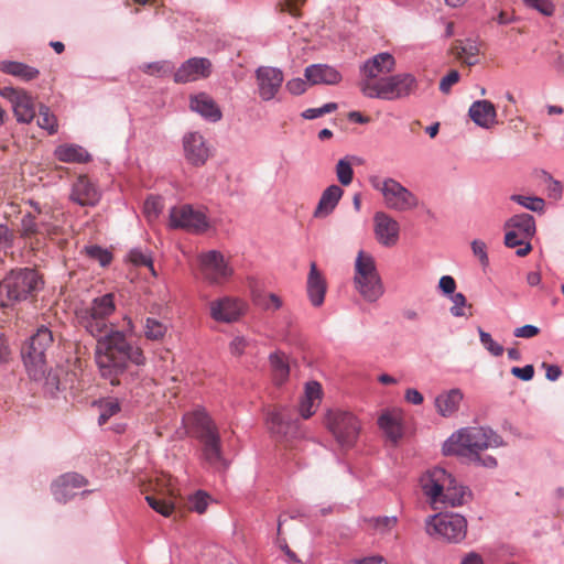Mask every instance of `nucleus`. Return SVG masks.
<instances>
[{
    "label": "nucleus",
    "mask_w": 564,
    "mask_h": 564,
    "mask_svg": "<svg viewBox=\"0 0 564 564\" xmlns=\"http://www.w3.org/2000/svg\"><path fill=\"white\" fill-rule=\"evenodd\" d=\"M0 95L12 104L13 112L19 122L30 123L35 117V104L30 94L23 89L3 87Z\"/></svg>",
    "instance_id": "17"
},
{
    "label": "nucleus",
    "mask_w": 564,
    "mask_h": 564,
    "mask_svg": "<svg viewBox=\"0 0 564 564\" xmlns=\"http://www.w3.org/2000/svg\"><path fill=\"white\" fill-rule=\"evenodd\" d=\"M162 208L163 204L161 198L156 196H150L144 202L143 212L147 218L151 221L158 218Z\"/></svg>",
    "instance_id": "49"
},
{
    "label": "nucleus",
    "mask_w": 564,
    "mask_h": 564,
    "mask_svg": "<svg viewBox=\"0 0 564 564\" xmlns=\"http://www.w3.org/2000/svg\"><path fill=\"white\" fill-rule=\"evenodd\" d=\"M307 83L302 78H293L286 83V89L290 94L299 96L306 91Z\"/></svg>",
    "instance_id": "57"
},
{
    "label": "nucleus",
    "mask_w": 564,
    "mask_h": 564,
    "mask_svg": "<svg viewBox=\"0 0 564 564\" xmlns=\"http://www.w3.org/2000/svg\"><path fill=\"white\" fill-rule=\"evenodd\" d=\"M438 286L443 291L444 294H447L451 296L453 294H455L456 282H455L454 278L451 275H443L440 279Z\"/></svg>",
    "instance_id": "62"
},
{
    "label": "nucleus",
    "mask_w": 564,
    "mask_h": 564,
    "mask_svg": "<svg viewBox=\"0 0 564 564\" xmlns=\"http://www.w3.org/2000/svg\"><path fill=\"white\" fill-rule=\"evenodd\" d=\"M478 333L481 345L485 347V349L488 350L489 354L495 357H499L503 354V347L497 343L489 333L482 330L481 328L478 329Z\"/></svg>",
    "instance_id": "46"
},
{
    "label": "nucleus",
    "mask_w": 564,
    "mask_h": 564,
    "mask_svg": "<svg viewBox=\"0 0 564 564\" xmlns=\"http://www.w3.org/2000/svg\"><path fill=\"white\" fill-rule=\"evenodd\" d=\"M248 346L249 343L243 336H236L229 344V350L234 356H241Z\"/></svg>",
    "instance_id": "59"
},
{
    "label": "nucleus",
    "mask_w": 564,
    "mask_h": 564,
    "mask_svg": "<svg viewBox=\"0 0 564 564\" xmlns=\"http://www.w3.org/2000/svg\"><path fill=\"white\" fill-rule=\"evenodd\" d=\"M528 7H531L544 15H552L554 12V4L552 0H524Z\"/></svg>",
    "instance_id": "53"
},
{
    "label": "nucleus",
    "mask_w": 564,
    "mask_h": 564,
    "mask_svg": "<svg viewBox=\"0 0 564 564\" xmlns=\"http://www.w3.org/2000/svg\"><path fill=\"white\" fill-rule=\"evenodd\" d=\"M384 557L382 555H371L362 558H354L348 561L346 564H382Z\"/></svg>",
    "instance_id": "64"
},
{
    "label": "nucleus",
    "mask_w": 564,
    "mask_h": 564,
    "mask_svg": "<svg viewBox=\"0 0 564 564\" xmlns=\"http://www.w3.org/2000/svg\"><path fill=\"white\" fill-rule=\"evenodd\" d=\"M506 230H507V232L505 236V245L508 248H516L518 246H522L523 243H525L527 241L530 240V238H528V237L519 236V234H517V230H514V229H512V230L506 229Z\"/></svg>",
    "instance_id": "56"
},
{
    "label": "nucleus",
    "mask_w": 564,
    "mask_h": 564,
    "mask_svg": "<svg viewBox=\"0 0 564 564\" xmlns=\"http://www.w3.org/2000/svg\"><path fill=\"white\" fill-rule=\"evenodd\" d=\"M513 334L520 338H532L540 334V329L534 325H524L516 328Z\"/></svg>",
    "instance_id": "63"
},
{
    "label": "nucleus",
    "mask_w": 564,
    "mask_h": 564,
    "mask_svg": "<svg viewBox=\"0 0 564 564\" xmlns=\"http://www.w3.org/2000/svg\"><path fill=\"white\" fill-rule=\"evenodd\" d=\"M213 64L205 57H192L174 70V82L185 84L209 77Z\"/></svg>",
    "instance_id": "20"
},
{
    "label": "nucleus",
    "mask_w": 564,
    "mask_h": 564,
    "mask_svg": "<svg viewBox=\"0 0 564 564\" xmlns=\"http://www.w3.org/2000/svg\"><path fill=\"white\" fill-rule=\"evenodd\" d=\"M511 373L518 378V379H521L523 381H529L533 378L534 376V368L532 365H527L522 368L520 367H513L511 368Z\"/></svg>",
    "instance_id": "61"
},
{
    "label": "nucleus",
    "mask_w": 564,
    "mask_h": 564,
    "mask_svg": "<svg viewBox=\"0 0 564 564\" xmlns=\"http://www.w3.org/2000/svg\"><path fill=\"white\" fill-rule=\"evenodd\" d=\"M42 285V278L36 270L30 268L11 270L0 282V305L9 306L34 296Z\"/></svg>",
    "instance_id": "6"
},
{
    "label": "nucleus",
    "mask_w": 564,
    "mask_h": 564,
    "mask_svg": "<svg viewBox=\"0 0 564 564\" xmlns=\"http://www.w3.org/2000/svg\"><path fill=\"white\" fill-rule=\"evenodd\" d=\"M304 3V0H281L279 2V8L281 12H288L293 17H301V6Z\"/></svg>",
    "instance_id": "54"
},
{
    "label": "nucleus",
    "mask_w": 564,
    "mask_h": 564,
    "mask_svg": "<svg viewBox=\"0 0 564 564\" xmlns=\"http://www.w3.org/2000/svg\"><path fill=\"white\" fill-rule=\"evenodd\" d=\"M378 424L392 442H398L402 437V426L398 413L383 412L378 420Z\"/></svg>",
    "instance_id": "36"
},
{
    "label": "nucleus",
    "mask_w": 564,
    "mask_h": 564,
    "mask_svg": "<svg viewBox=\"0 0 564 564\" xmlns=\"http://www.w3.org/2000/svg\"><path fill=\"white\" fill-rule=\"evenodd\" d=\"M337 109V104L336 102H328V104H325L323 107H319V108H308L306 109L305 111L302 112V117L304 119H308V120H312V119H316V118H319L326 113H330L333 111H335Z\"/></svg>",
    "instance_id": "52"
},
{
    "label": "nucleus",
    "mask_w": 564,
    "mask_h": 564,
    "mask_svg": "<svg viewBox=\"0 0 564 564\" xmlns=\"http://www.w3.org/2000/svg\"><path fill=\"white\" fill-rule=\"evenodd\" d=\"M451 484L452 475L440 467L426 470L420 478L421 489L434 509L438 508L444 488Z\"/></svg>",
    "instance_id": "14"
},
{
    "label": "nucleus",
    "mask_w": 564,
    "mask_h": 564,
    "mask_svg": "<svg viewBox=\"0 0 564 564\" xmlns=\"http://www.w3.org/2000/svg\"><path fill=\"white\" fill-rule=\"evenodd\" d=\"M158 486L161 487L160 492L148 495L145 500L158 513L170 517L175 509V499L177 497L172 478L170 476H162L158 479Z\"/></svg>",
    "instance_id": "18"
},
{
    "label": "nucleus",
    "mask_w": 564,
    "mask_h": 564,
    "mask_svg": "<svg viewBox=\"0 0 564 564\" xmlns=\"http://www.w3.org/2000/svg\"><path fill=\"white\" fill-rule=\"evenodd\" d=\"M425 531L430 536L458 543L466 538L467 521L460 514H435L426 519Z\"/></svg>",
    "instance_id": "10"
},
{
    "label": "nucleus",
    "mask_w": 564,
    "mask_h": 564,
    "mask_svg": "<svg viewBox=\"0 0 564 564\" xmlns=\"http://www.w3.org/2000/svg\"><path fill=\"white\" fill-rule=\"evenodd\" d=\"M459 73L455 69H452L445 77L442 78L440 83V90L444 94H448L452 86L458 83Z\"/></svg>",
    "instance_id": "58"
},
{
    "label": "nucleus",
    "mask_w": 564,
    "mask_h": 564,
    "mask_svg": "<svg viewBox=\"0 0 564 564\" xmlns=\"http://www.w3.org/2000/svg\"><path fill=\"white\" fill-rule=\"evenodd\" d=\"M99 417L98 424L104 425L110 417L118 414L121 411V402L116 398H106L99 401Z\"/></svg>",
    "instance_id": "41"
},
{
    "label": "nucleus",
    "mask_w": 564,
    "mask_h": 564,
    "mask_svg": "<svg viewBox=\"0 0 564 564\" xmlns=\"http://www.w3.org/2000/svg\"><path fill=\"white\" fill-rule=\"evenodd\" d=\"M336 176L343 186H348L354 180L351 161L348 158L340 159L336 164Z\"/></svg>",
    "instance_id": "44"
},
{
    "label": "nucleus",
    "mask_w": 564,
    "mask_h": 564,
    "mask_svg": "<svg viewBox=\"0 0 564 564\" xmlns=\"http://www.w3.org/2000/svg\"><path fill=\"white\" fill-rule=\"evenodd\" d=\"M469 118L479 127L490 129L497 123V111L489 100H477L468 110Z\"/></svg>",
    "instance_id": "26"
},
{
    "label": "nucleus",
    "mask_w": 564,
    "mask_h": 564,
    "mask_svg": "<svg viewBox=\"0 0 564 564\" xmlns=\"http://www.w3.org/2000/svg\"><path fill=\"white\" fill-rule=\"evenodd\" d=\"M453 305L449 308L454 317L468 318L473 316V305L467 303V299L463 293H455L451 296Z\"/></svg>",
    "instance_id": "43"
},
{
    "label": "nucleus",
    "mask_w": 564,
    "mask_h": 564,
    "mask_svg": "<svg viewBox=\"0 0 564 564\" xmlns=\"http://www.w3.org/2000/svg\"><path fill=\"white\" fill-rule=\"evenodd\" d=\"M354 285L362 299L370 303L378 301L384 293L375 258L362 250L355 261Z\"/></svg>",
    "instance_id": "7"
},
{
    "label": "nucleus",
    "mask_w": 564,
    "mask_h": 564,
    "mask_svg": "<svg viewBox=\"0 0 564 564\" xmlns=\"http://www.w3.org/2000/svg\"><path fill=\"white\" fill-rule=\"evenodd\" d=\"M54 343L53 333L42 325L22 348V358L30 377L39 379L46 369V354Z\"/></svg>",
    "instance_id": "8"
},
{
    "label": "nucleus",
    "mask_w": 564,
    "mask_h": 564,
    "mask_svg": "<svg viewBox=\"0 0 564 564\" xmlns=\"http://www.w3.org/2000/svg\"><path fill=\"white\" fill-rule=\"evenodd\" d=\"M267 425L272 436L279 443L286 444L299 435L297 421L293 420L284 409L275 408L269 411Z\"/></svg>",
    "instance_id": "13"
},
{
    "label": "nucleus",
    "mask_w": 564,
    "mask_h": 564,
    "mask_svg": "<svg viewBox=\"0 0 564 564\" xmlns=\"http://www.w3.org/2000/svg\"><path fill=\"white\" fill-rule=\"evenodd\" d=\"M209 496L202 490H198L188 499V508L197 513H204L208 506Z\"/></svg>",
    "instance_id": "50"
},
{
    "label": "nucleus",
    "mask_w": 564,
    "mask_h": 564,
    "mask_svg": "<svg viewBox=\"0 0 564 564\" xmlns=\"http://www.w3.org/2000/svg\"><path fill=\"white\" fill-rule=\"evenodd\" d=\"M116 311L115 295L106 293L76 308L77 324L97 339L96 362L104 378L111 386L120 384L119 376L128 362L143 365L145 357L141 348L129 344L124 335L110 328L109 317Z\"/></svg>",
    "instance_id": "1"
},
{
    "label": "nucleus",
    "mask_w": 564,
    "mask_h": 564,
    "mask_svg": "<svg viewBox=\"0 0 564 564\" xmlns=\"http://www.w3.org/2000/svg\"><path fill=\"white\" fill-rule=\"evenodd\" d=\"M0 69L26 82L36 78L40 74L39 69L20 62H2Z\"/></svg>",
    "instance_id": "38"
},
{
    "label": "nucleus",
    "mask_w": 564,
    "mask_h": 564,
    "mask_svg": "<svg viewBox=\"0 0 564 564\" xmlns=\"http://www.w3.org/2000/svg\"><path fill=\"white\" fill-rule=\"evenodd\" d=\"M275 384L284 383L290 375L288 357L283 352H273L269 357Z\"/></svg>",
    "instance_id": "37"
},
{
    "label": "nucleus",
    "mask_w": 564,
    "mask_h": 564,
    "mask_svg": "<svg viewBox=\"0 0 564 564\" xmlns=\"http://www.w3.org/2000/svg\"><path fill=\"white\" fill-rule=\"evenodd\" d=\"M167 332V325L154 317H147L143 333L149 340H162Z\"/></svg>",
    "instance_id": "42"
},
{
    "label": "nucleus",
    "mask_w": 564,
    "mask_h": 564,
    "mask_svg": "<svg viewBox=\"0 0 564 564\" xmlns=\"http://www.w3.org/2000/svg\"><path fill=\"white\" fill-rule=\"evenodd\" d=\"M189 108L199 113L206 120L217 122L223 113L216 101L206 93H199L191 96Z\"/></svg>",
    "instance_id": "25"
},
{
    "label": "nucleus",
    "mask_w": 564,
    "mask_h": 564,
    "mask_svg": "<svg viewBox=\"0 0 564 564\" xmlns=\"http://www.w3.org/2000/svg\"><path fill=\"white\" fill-rule=\"evenodd\" d=\"M64 213L36 208V214L28 213L21 219L20 235L31 242L55 239L64 235Z\"/></svg>",
    "instance_id": "5"
},
{
    "label": "nucleus",
    "mask_w": 564,
    "mask_h": 564,
    "mask_svg": "<svg viewBox=\"0 0 564 564\" xmlns=\"http://www.w3.org/2000/svg\"><path fill=\"white\" fill-rule=\"evenodd\" d=\"M326 290V280L318 271L316 263L312 262L307 276L306 291L313 306L318 307L324 303Z\"/></svg>",
    "instance_id": "28"
},
{
    "label": "nucleus",
    "mask_w": 564,
    "mask_h": 564,
    "mask_svg": "<svg viewBox=\"0 0 564 564\" xmlns=\"http://www.w3.org/2000/svg\"><path fill=\"white\" fill-rule=\"evenodd\" d=\"M344 191L338 185L328 186L321 195L318 204L313 213L314 218H325L329 216L338 205Z\"/></svg>",
    "instance_id": "29"
},
{
    "label": "nucleus",
    "mask_w": 564,
    "mask_h": 564,
    "mask_svg": "<svg viewBox=\"0 0 564 564\" xmlns=\"http://www.w3.org/2000/svg\"><path fill=\"white\" fill-rule=\"evenodd\" d=\"M471 250L475 257H477L482 265H487L489 262L487 254V246L481 240H474L471 242Z\"/></svg>",
    "instance_id": "55"
},
{
    "label": "nucleus",
    "mask_w": 564,
    "mask_h": 564,
    "mask_svg": "<svg viewBox=\"0 0 564 564\" xmlns=\"http://www.w3.org/2000/svg\"><path fill=\"white\" fill-rule=\"evenodd\" d=\"M322 386L317 381H310L305 386L304 395L300 403V413L303 419L311 417L322 401Z\"/></svg>",
    "instance_id": "30"
},
{
    "label": "nucleus",
    "mask_w": 564,
    "mask_h": 564,
    "mask_svg": "<svg viewBox=\"0 0 564 564\" xmlns=\"http://www.w3.org/2000/svg\"><path fill=\"white\" fill-rule=\"evenodd\" d=\"M200 274L208 284L223 285L234 274V269L225 260L224 256L216 250H210L199 256Z\"/></svg>",
    "instance_id": "12"
},
{
    "label": "nucleus",
    "mask_w": 564,
    "mask_h": 564,
    "mask_svg": "<svg viewBox=\"0 0 564 564\" xmlns=\"http://www.w3.org/2000/svg\"><path fill=\"white\" fill-rule=\"evenodd\" d=\"M70 198L82 206H94L100 199V192L86 175H80L73 185Z\"/></svg>",
    "instance_id": "23"
},
{
    "label": "nucleus",
    "mask_w": 564,
    "mask_h": 564,
    "mask_svg": "<svg viewBox=\"0 0 564 564\" xmlns=\"http://www.w3.org/2000/svg\"><path fill=\"white\" fill-rule=\"evenodd\" d=\"M170 223L174 228H182L189 232H203L208 228L205 214L189 205L174 207L170 213Z\"/></svg>",
    "instance_id": "15"
},
{
    "label": "nucleus",
    "mask_w": 564,
    "mask_h": 564,
    "mask_svg": "<svg viewBox=\"0 0 564 564\" xmlns=\"http://www.w3.org/2000/svg\"><path fill=\"white\" fill-rule=\"evenodd\" d=\"M462 400V391L452 389L436 397L435 406L441 415L449 416L458 410Z\"/></svg>",
    "instance_id": "31"
},
{
    "label": "nucleus",
    "mask_w": 564,
    "mask_h": 564,
    "mask_svg": "<svg viewBox=\"0 0 564 564\" xmlns=\"http://www.w3.org/2000/svg\"><path fill=\"white\" fill-rule=\"evenodd\" d=\"M37 124L40 128L47 130L50 134H54L57 131L56 117L44 105H41L39 108Z\"/></svg>",
    "instance_id": "45"
},
{
    "label": "nucleus",
    "mask_w": 564,
    "mask_h": 564,
    "mask_svg": "<svg viewBox=\"0 0 564 564\" xmlns=\"http://www.w3.org/2000/svg\"><path fill=\"white\" fill-rule=\"evenodd\" d=\"M451 53L468 66H474L478 63L479 48L471 41L466 43L456 41L451 47Z\"/></svg>",
    "instance_id": "33"
},
{
    "label": "nucleus",
    "mask_w": 564,
    "mask_h": 564,
    "mask_svg": "<svg viewBox=\"0 0 564 564\" xmlns=\"http://www.w3.org/2000/svg\"><path fill=\"white\" fill-rule=\"evenodd\" d=\"M85 253L89 258L97 260L102 267L108 265L112 260L111 253L108 250L100 248L99 246L85 247Z\"/></svg>",
    "instance_id": "48"
},
{
    "label": "nucleus",
    "mask_w": 564,
    "mask_h": 564,
    "mask_svg": "<svg viewBox=\"0 0 564 564\" xmlns=\"http://www.w3.org/2000/svg\"><path fill=\"white\" fill-rule=\"evenodd\" d=\"M183 421L189 433L198 440L204 462L217 469L225 468L226 463L218 427L209 415L198 409L185 414Z\"/></svg>",
    "instance_id": "4"
},
{
    "label": "nucleus",
    "mask_w": 564,
    "mask_h": 564,
    "mask_svg": "<svg viewBox=\"0 0 564 564\" xmlns=\"http://www.w3.org/2000/svg\"><path fill=\"white\" fill-rule=\"evenodd\" d=\"M505 228L514 229L519 236L531 239L535 234L534 218L530 214L516 215L506 221Z\"/></svg>",
    "instance_id": "35"
},
{
    "label": "nucleus",
    "mask_w": 564,
    "mask_h": 564,
    "mask_svg": "<svg viewBox=\"0 0 564 564\" xmlns=\"http://www.w3.org/2000/svg\"><path fill=\"white\" fill-rule=\"evenodd\" d=\"M395 58L390 53H379L360 66L358 87L364 96L387 101L405 99L417 90V80L410 73L388 75L395 69Z\"/></svg>",
    "instance_id": "2"
},
{
    "label": "nucleus",
    "mask_w": 564,
    "mask_h": 564,
    "mask_svg": "<svg viewBox=\"0 0 564 564\" xmlns=\"http://www.w3.org/2000/svg\"><path fill=\"white\" fill-rule=\"evenodd\" d=\"M375 235L379 243L391 247L398 242L399 223L383 212H378L373 217Z\"/></svg>",
    "instance_id": "21"
},
{
    "label": "nucleus",
    "mask_w": 564,
    "mask_h": 564,
    "mask_svg": "<svg viewBox=\"0 0 564 564\" xmlns=\"http://www.w3.org/2000/svg\"><path fill=\"white\" fill-rule=\"evenodd\" d=\"M56 159L65 163H85L90 156L86 150L79 145L64 144L55 149Z\"/></svg>",
    "instance_id": "34"
},
{
    "label": "nucleus",
    "mask_w": 564,
    "mask_h": 564,
    "mask_svg": "<svg viewBox=\"0 0 564 564\" xmlns=\"http://www.w3.org/2000/svg\"><path fill=\"white\" fill-rule=\"evenodd\" d=\"M325 425L343 447H351L360 432V422L357 416L341 409L329 410L325 415Z\"/></svg>",
    "instance_id": "9"
},
{
    "label": "nucleus",
    "mask_w": 564,
    "mask_h": 564,
    "mask_svg": "<svg viewBox=\"0 0 564 564\" xmlns=\"http://www.w3.org/2000/svg\"><path fill=\"white\" fill-rule=\"evenodd\" d=\"M139 69L149 76L164 77L170 74L174 75L175 67L170 61H156L143 63L139 66Z\"/></svg>",
    "instance_id": "40"
},
{
    "label": "nucleus",
    "mask_w": 564,
    "mask_h": 564,
    "mask_svg": "<svg viewBox=\"0 0 564 564\" xmlns=\"http://www.w3.org/2000/svg\"><path fill=\"white\" fill-rule=\"evenodd\" d=\"M14 234L6 225H0V251L12 246Z\"/></svg>",
    "instance_id": "60"
},
{
    "label": "nucleus",
    "mask_w": 564,
    "mask_h": 564,
    "mask_svg": "<svg viewBox=\"0 0 564 564\" xmlns=\"http://www.w3.org/2000/svg\"><path fill=\"white\" fill-rule=\"evenodd\" d=\"M365 523L375 534L387 535L397 527L398 518L395 516L372 517L365 519Z\"/></svg>",
    "instance_id": "39"
},
{
    "label": "nucleus",
    "mask_w": 564,
    "mask_h": 564,
    "mask_svg": "<svg viewBox=\"0 0 564 564\" xmlns=\"http://www.w3.org/2000/svg\"><path fill=\"white\" fill-rule=\"evenodd\" d=\"M304 76L311 85H336L341 80V74L335 67L326 64L307 66Z\"/></svg>",
    "instance_id": "24"
},
{
    "label": "nucleus",
    "mask_w": 564,
    "mask_h": 564,
    "mask_svg": "<svg viewBox=\"0 0 564 564\" xmlns=\"http://www.w3.org/2000/svg\"><path fill=\"white\" fill-rule=\"evenodd\" d=\"M372 186L379 191L388 208L406 212L417 207V197L394 178L388 177L382 181L375 178Z\"/></svg>",
    "instance_id": "11"
},
{
    "label": "nucleus",
    "mask_w": 564,
    "mask_h": 564,
    "mask_svg": "<svg viewBox=\"0 0 564 564\" xmlns=\"http://www.w3.org/2000/svg\"><path fill=\"white\" fill-rule=\"evenodd\" d=\"M501 438L491 430L485 427H466L454 433L444 444L443 452L446 455H457L481 466L494 468L497 460L490 455H481L480 452L489 447L501 445Z\"/></svg>",
    "instance_id": "3"
},
{
    "label": "nucleus",
    "mask_w": 564,
    "mask_h": 564,
    "mask_svg": "<svg viewBox=\"0 0 564 564\" xmlns=\"http://www.w3.org/2000/svg\"><path fill=\"white\" fill-rule=\"evenodd\" d=\"M470 497V492L463 486H458L456 480L452 477V484L444 488L438 505L444 507H458L464 505Z\"/></svg>",
    "instance_id": "32"
},
{
    "label": "nucleus",
    "mask_w": 564,
    "mask_h": 564,
    "mask_svg": "<svg viewBox=\"0 0 564 564\" xmlns=\"http://www.w3.org/2000/svg\"><path fill=\"white\" fill-rule=\"evenodd\" d=\"M184 151L187 160L195 165L204 164L209 156V149L203 135L196 132L184 138Z\"/></svg>",
    "instance_id": "27"
},
{
    "label": "nucleus",
    "mask_w": 564,
    "mask_h": 564,
    "mask_svg": "<svg viewBox=\"0 0 564 564\" xmlns=\"http://www.w3.org/2000/svg\"><path fill=\"white\" fill-rule=\"evenodd\" d=\"M86 479L77 473H67L59 476L52 484V494L59 502H66L74 497L75 490L84 487Z\"/></svg>",
    "instance_id": "22"
},
{
    "label": "nucleus",
    "mask_w": 564,
    "mask_h": 564,
    "mask_svg": "<svg viewBox=\"0 0 564 564\" xmlns=\"http://www.w3.org/2000/svg\"><path fill=\"white\" fill-rule=\"evenodd\" d=\"M511 199L530 210L538 212V213H541L544 210L545 203L540 197L513 195V196H511Z\"/></svg>",
    "instance_id": "47"
},
{
    "label": "nucleus",
    "mask_w": 564,
    "mask_h": 564,
    "mask_svg": "<svg viewBox=\"0 0 564 564\" xmlns=\"http://www.w3.org/2000/svg\"><path fill=\"white\" fill-rule=\"evenodd\" d=\"M284 76L281 69L271 66H260L256 70V83L259 97L263 101L272 100L279 93Z\"/></svg>",
    "instance_id": "19"
},
{
    "label": "nucleus",
    "mask_w": 564,
    "mask_h": 564,
    "mask_svg": "<svg viewBox=\"0 0 564 564\" xmlns=\"http://www.w3.org/2000/svg\"><path fill=\"white\" fill-rule=\"evenodd\" d=\"M129 259L134 265L147 267L151 271L152 275H154V276L156 275V272L153 267L152 258L149 254L142 252L139 249H133L129 253Z\"/></svg>",
    "instance_id": "51"
},
{
    "label": "nucleus",
    "mask_w": 564,
    "mask_h": 564,
    "mask_svg": "<svg viewBox=\"0 0 564 564\" xmlns=\"http://www.w3.org/2000/svg\"><path fill=\"white\" fill-rule=\"evenodd\" d=\"M246 311V303L239 297L223 296L209 302V313L219 323L237 322Z\"/></svg>",
    "instance_id": "16"
}]
</instances>
